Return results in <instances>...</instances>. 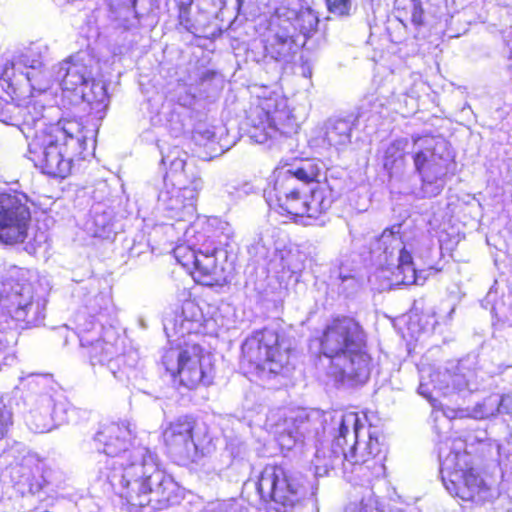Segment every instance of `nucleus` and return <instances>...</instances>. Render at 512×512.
<instances>
[{"label":"nucleus","mask_w":512,"mask_h":512,"mask_svg":"<svg viewBox=\"0 0 512 512\" xmlns=\"http://www.w3.org/2000/svg\"><path fill=\"white\" fill-rule=\"evenodd\" d=\"M365 416L355 412L319 410H274L267 415L265 427L282 449L313 443L311 465L316 477H323L342 464L352 466L351 481L364 488L360 500L352 501L346 512H384L370 483L385 474L379 432L367 426Z\"/></svg>","instance_id":"1"},{"label":"nucleus","mask_w":512,"mask_h":512,"mask_svg":"<svg viewBox=\"0 0 512 512\" xmlns=\"http://www.w3.org/2000/svg\"><path fill=\"white\" fill-rule=\"evenodd\" d=\"M94 441L106 455L105 461L100 462L99 479L107 482L131 507L151 512L173 501L176 482L159 469L153 452L135 445L134 429L129 422L103 424Z\"/></svg>","instance_id":"2"},{"label":"nucleus","mask_w":512,"mask_h":512,"mask_svg":"<svg viewBox=\"0 0 512 512\" xmlns=\"http://www.w3.org/2000/svg\"><path fill=\"white\" fill-rule=\"evenodd\" d=\"M92 137L93 131L77 120L50 123L46 117L26 139L29 158L43 173L65 178L70 174L73 158L82 155Z\"/></svg>","instance_id":"3"},{"label":"nucleus","mask_w":512,"mask_h":512,"mask_svg":"<svg viewBox=\"0 0 512 512\" xmlns=\"http://www.w3.org/2000/svg\"><path fill=\"white\" fill-rule=\"evenodd\" d=\"M321 351L329 358L327 374L336 383L363 384L371 371V358L366 351L365 334L352 318L334 319L321 338Z\"/></svg>","instance_id":"4"},{"label":"nucleus","mask_w":512,"mask_h":512,"mask_svg":"<svg viewBox=\"0 0 512 512\" xmlns=\"http://www.w3.org/2000/svg\"><path fill=\"white\" fill-rule=\"evenodd\" d=\"M434 248L435 242L429 235L421 234L411 240H403L401 225L385 229L376 240L374 248L382 251L379 256L382 264L379 277L387 280L388 288L399 285H423L428 273L416 266L413 255L426 264Z\"/></svg>","instance_id":"5"},{"label":"nucleus","mask_w":512,"mask_h":512,"mask_svg":"<svg viewBox=\"0 0 512 512\" xmlns=\"http://www.w3.org/2000/svg\"><path fill=\"white\" fill-rule=\"evenodd\" d=\"M439 459L443 485L452 496L477 505L498 497L497 490L471 466V456L465 451L464 441L457 439L451 444L444 443L439 448Z\"/></svg>","instance_id":"6"},{"label":"nucleus","mask_w":512,"mask_h":512,"mask_svg":"<svg viewBox=\"0 0 512 512\" xmlns=\"http://www.w3.org/2000/svg\"><path fill=\"white\" fill-rule=\"evenodd\" d=\"M252 102L247 112L248 136L258 144H265L279 135L296 133L299 124L288 108L287 99L267 86H254Z\"/></svg>","instance_id":"7"},{"label":"nucleus","mask_w":512,"mask_h":512,"mask_svg":"<svg viewBox=\"0 0 512 512\" xmlns=\"http://www.w3.org/2000/svg\"><path fill=\"white\" fill-rule=\"evenodd\" d=\"M76 324L80 345L86 350L90 364L106 368L116 379L123 381L132 369L135 358L124 354L123 339L116 330L87 321L83 315L76 317Z\"/></svg>","instance_id":"8"},{"label":"nucleus","mask_w":512,"mask_h":512,"mask_svg":"<svg viewBox=\"0 0 512 512\" xmlns=\"http://www.w3.org/2000/svg\"><path fill=\"white\" fill-rule=\"evenodd\" d=\"M99 70L98 60L89 51L82 50L57 65L56 80L64 91L75 93L100 111L108 106L109 96Z\"/></svg>","instance_id":"9"},{"label":"nucleus","mask_w":512,"mask_h":512,"mask_svg":"<svg viewBox=\"0 0 512 512\" xmlns=\"http://www.w3.org/2000/svg\"><path fill=\"white\" fill-rule=\"evenodd\" d=\"M291 343L277 329L264 328L245 339L241 367L247 373L278 375L288 370Z\"/></svg>","instance_id":"10"},{"label":"nucleus","mask_w":512,"mask_h":512,"mask_svg":"<svg viewBox=\"0 0 512 512\" xmlns=\"http://www.w3.org/2000/svg\"><path fill=\"white\" fill-rule=\"evenodd\" d=\"M33 382L44 391L28 400L26 424L35 433H47L71 421L76 409L64 397L58 385L47 375H31Z\"/></svg>","instance_id":"11"},{"label":"nucleus","mask_w":512,"mask_h":512,"mask_svg":"<svg viewBox=\"0 0 512 512\" xmlns=\"http://www.w3.org/2000/svg\"><path fill=\"white\" fill-rule=\"evenodd\" d=\"M322 170V163L315 159L302 161L294 168L276 169L273 185L264 192L268 205L278 207L291 216H295L299 211L303 212L300 200L304 189L308 183L317 181Z\"/></svg>","instance_id":"12"},{"label":"nucleus","mask_w":512,"mask_h":512,"mask_svg":"<svg viewBox=\"0 0 512 512\" xmlns=\"http://www.w3.org/2000/svg\"><path fill=\"white\" fill-rule=\"evenodd\" d=\"M413 161L426 195L436 196L443 189L455 163L445 140L423 136L413 139Z\"/></svg>","instance_id":"13"},{"label":"nucleus","mask_w":512,"mask_h":512,"mask_svg":"<svg viewBox=\"0 0 512 512\" xmlns=\"http://www.w3.org/2000/svg\"><path fill=\"white\" fill-rule=\"evenodd\" d=\"M25 270L12 267L0 283V304L17 321L38 325L44 319L45 301L34 299Z\"/></svg>","instance_id":"14"},{"label":"nucleus","mask_w":512,"mask_h":512,"mask_svg":"<svg viewBox=\"0 0 512 512\" xmlns=\"http://www.w3.org/2000/svg\"><path fill=\"white\" fill-rule=\"evenodd\" d=\"M194 429L193 421L179 418L170 423L163 432L168 453L179 465L205 466L214 451L211 438L207 435L200 438L194 433Z\"/></svg>","instance_id":"15"},{"label":"nucleus","mask_w":512,"mask_h":512,"mask_svg":"<svg viewBox=\"0 0 512 512\" xmlns=\"http://www.w3.org/2000/svg\"><path fill=\"white\" fill-rule=\"evenodd\" d=\"M297 20L296 10L283 5L276 8L261 39L265 58L281 66L293 62L301 47L297 42Z\"/></svg>","instance_id":"16"},{"label":"nucleus","mask_w":512,"mask_h":512,"mask_svg":"<svg viewBox=\"0 0 512 512\" xmlns=\"http://www.w3.org/2000/svg\"><path fill=\"white\" fill-rule=\"evenodd\" d=\"M163 365L179 383L194 389L199 385H209L214 376V367L210 354H205L199 345H187L185 348H171L164 354Z\"/></svg>","instance_id":"17"},{"label":"nucleus","mask_w":512,"mask_h":512,"mask_svg":"<svg viewBox=\"0 0 512 512\" xmlns=\"http://www.w3.org/2000/svg\"><path fill=\"white\" fill-rule=\"evenodd\" d=\"M202 187L201 178L194 172H191V179L183 181V184L166 180L158 196V209L167 219L191 221L196 214V200Z\"/></svg>","instance_id":"18"},{"label":"nucleus","mask_w":512,"mask_h":512,"mask_svg":"<svg viewBox=\"0 0 512 512\" xmlns=\"http://www.w3.org/2000/svg\"><path fill=\"white\" fill-rule=\"evenodd\" d=\"M257 491L264 501H273L279 512H287L304 495L303 487L297 479L287 475L279 466H266L257 482Z\"/></svg>","instance_id":"19"},{"label":"nucleus","mask_w":512,"mask_h":512,"mask_svg":"<svg viewBox=\"0 0 512 512\" xmlns=\"http://www.w3.org/2000/svg\"><path fill=\"white\" fill-rule=\"evenodd\" d=\"M31 222V213L24 195L0 193V243H23Z\"/></svg>","instance_id":"20"},{"label":"nucleus","mask_w":512,"mask_h":512,"mask_svg":"<svg viewBox=\"0 0 512 512\" xmlns=\"http://www.w3.org/2000/svg\"><path fill=\"white\" fill-rule=\"evenodd\" d=\"M219 246L210 243L207 248H195L185 242L177 245L174 250L176 260L187 269L193 268L192 275L194 279L203 285H212L217 281L215 275L217 272L216 254Z\"/></svg>","instance_id":"21"},{"label":"nucleus","mask_w":512,"mask_h":512,"mask_svg":"<svg viewBox=\"0 0 512 512\" xmlns=\"http://www.w3.org/2000/svg\"><path fill=\"white\" fill-rule=\"evenodd\" d=\"M429 377L430 381L427 382L422 374L418 387L419 394L426 398H431L432 396L430 386L442 391L445 395L453 391L462 392L468 390L469 392H473L479 389L477 372L473 369L466 368L462 363L456 367V371L453 374L448 370H439L429 374Z\"/></svg>","instance_id":"22"},{"label":"nucleus","mask_w":512,"mask_h":512,"mask_svg":"<svg viewBox=\"0 0 512 512\" xmlns=\"http://www.w3.org/2000/svg\"><path fill=\"white\" fill-rule=\"evenodd\" d=\"M54 107L45 108L38 102H29L19 106L12 102H2L0 99V121L7 125L18 127L26 139L47 117L46 113L55 111Z\"/></svg>","instance_id":"23"},{"label":"nucleus","mask_w":512,"mask_h":512,"mask_svg":"<svg viewBox=\"0 0 512 512\" xmlns=\"http://www.w3.org/2000/svg\"><path fill=\"white\" fill-rule=\"evenodd\" d=\"M351 131L352 124L349 120L331 118L312 131L309 145L319 151H340L350 144Z\"/></svg>","instance_id":"24"},{"label":"nucleus","mask_w":512,"mask_h":512,"mask_svg":"<svg viewBox=\"0 0 512 512\" xmlns=\"http://www.w3.org/2000/svg\"><path fill=\"white\" fill-rule=\"evenodd\" d=\"M315 182L316 185L311 189L310 193L307 194V191H304L300 200L304 211H299L294 217L317 219L331 207L338 196V193L334 191L332 185L327 181L321 183L318 177Z\"/></svg>","instance_id":"25"},{"label":"nucleus","mask_w":512,"mask_h":512,"mask_svg":"<svg viewBox=\"0 0 512 512\" xmlns=\"http://www.w3.org/2000/svg\"><path fill=\"white\" fill-rule=\"evenodd\" d=\"M203 322V313L199 305L194 300H185L181 310L176 312L173 318L174 334L179 337L198 333Z\"/></svg>","instance_id":"26"},{"label":"nucleus","mask_w":512,"mask_h":512,"mask_svg":"<svg viewBox=\"0 0 512 512\" xmlns=\"http://www.w3.org/2000/svg\"><path fill=\"white\" fill-rule=\"evenodd\" d=\"M187 153L178 146L170 148L167 152H162L161 163L168 168L164 177L168 182L183 184V181L191 179V173L188 174L186 167Z\"/></svg>","instance_id":"27"},{"label":"nucleus","mask_w":512,"mask_h":512,"mask_svg":"<svg viewBox=\"0 0 512 512\" xmlns=\"http://www.w3.org/2000/svg\"><path fill=\"white\" fill-rule=\"evenodd\" d=\"M184 241L198 250L199 248H207L210 243L218 246L216 241L212 238L207 218L204 217H197V219L185 229Z\"/></svg>","instance_id":"28"},{"label":"nucleus","mask_w":512,"mask_h":512,"mask_svg":"<svg viewBox=\"0 0 512 512\" xmlns=\"http://www.w3.org/2000/svg\"><path fill=\"white\" fill-rule=\"evenodd\" d=\"M269 267L277 273L296 275L303 270L304 264L298 252L274 251V257L269 261Z\"/></svg>","instance_id":"29"},{"label":"nucleus","mask_w":512,"mask_h":512,"mask_svg":"<svg viewBox=\"0 0 512 512\" xmlns=\"http://www.w3.org/2000/svg\"><path fill=\"white\" fill-rule=\"evenodd\" d=\"M395 7L401 22L410 20L415 26L424 23L423 0H396Z\"/></svg>","instance_id":"30"},{"label":"nucleus","mask_w":512,"mask_h":512,"mask_svg":"<svg viewBox=\"0 0 512 512\" xmlns=\"http://www.w3.org/2000/svg\"><path fill=\"white\" fill-rule=\"evenodd\" d=\"M408 145V139L400 138L387 146L383 156V165L387 171L392 172L402 164Z\"/></svg>","instance_id":"31"},{"label":"nucleus","mask_w":512,"mask_h":512,"mask_svg":"<svg viewBox=\"0 0 512 512\" xmlns=\"http://www.w3.org/2000/svg\"><path fill=\"white\" fill-rule=\"evenodd\" d=\"M207 221L209 223L212 238L214 240L217 238L218 245H228L229 241L234 236V230L230 223L216 217L208 218Z\"/></svg>","instance_id":"32"},{"label":"nucleus","mask_w":512,"mask_h":512,"mask_svg":"<svg viewBox=\"0 0 512 512\" xmlns=\"http://www.w3.org/2000/svg\"><path fill=\"white\" fill-rule=\"evenodd\" d=\"M137 6L132 4H124L118 12L116 21L119 27L125 30L137 28L139 25V12L136 9Z\"/></svg>","instance_id":"33"},{"label":"nucleus","mask_w":512,"mask_h":512,"mask_svg":"<svg viewBox=\"0 0 512 512\" xmlns=\"http://www.w3.org/2000/svg\"><path fill=\"white\" fill-rule=\"evenodd\" d=\"M497 394H493L485 398L482 402H478L470 411V416L474 419H485L494 416L497 413Z\"/></svg>","instance_id":"34"},{"label":"nucleus","mask_w":512,"mask_h":512,"mask_svg":"<svg viewBox=\"0 0 512 512\" xmlns=\"http://www.w3.org/2000/svg\"><path fill=\"white\" fill-rule=\"evenodd\" d=\"M111 303V299L109 295L105 293H99L94 296L93 299H90L86 305L87 313L90 314V318H85L87 321H94L95 322V315L101 314L103 311L107 310L109 305ZM80 315H83L86 317L85 313H80ZM79 314L77 315V317ZM96 323H98L96 321Z\"/></svg>","instance_id":"35"},{"label":"nucleus","mask_w":512,"mask_h":512,"mask_svg":"<svg viewBox=\"0 0 512 512\" xmlns=\"http://www.w3.org/2000/svg\"><path fill=\"white\" fill-rule=\"evenodd\" d=\"M384 103L379 99L378 96L369 95L363 101L359 110V118H364L365 115L371 114L372 116L380 114Z\"/></svg>","instance_id":"36"},{"label":"nucleus","mask_w":512,"mask_h":512,"mask_svg":"<svg viewBox=\"0 0 512 512\" xmlns=\"http://www.w3.org/2000/svg\"><path fill=\"white\" fill-rule=\"evenodd\" d=\"M328 10L338 16L348 15L352 2L351 0H326Z\"/></svg>","instance_id":"37"},{"label":"nucleus","mask_w":512,"mask_h":512,"mask_svg":"<svg viewBox=\"0 0 512 512\" xmlns=\"http://www.w3.org/2000/svg\"><path fill=\"white\" fill-rule=\"evenodd\" d=\"M11 425L12 413L5 406H0V440L7 434Z\"/></svg>","instance_id":"38"},{"label":"nucleus","mask_w":512,"mask_h":512,"mask_svg":"<svg viewBox=\"0 0 512 512\" xmlns=\"http://www.w3.org/2000/svg\"><path fill=\"white\" fill-rule=\"evenodd\" d=\"M249 253L256 257L258 260L263 259L265 260L268 258L269 255V249L265 245L262 239H259L255 244L251 245L249 247Z\"/></svg>","instance_id":"39"},{"label":"nucleus","mask_w":512,"mask_h":512,"mask_svg":"<svg viewBox=\"0 0 512 512\" xmlns=\"http://www.w3.org/2000/svg\"><path fill=\"white\" fill-rule=\"evenodd\" d=\"M497 413L511 414L512 413V395L506 394L499 396L497 395Z\"/></svg>","instance_id":"40"},{"label":"nucleus","mask_w":512,"mask_h":512,"mask_svg":"<svg viewBox=\"0 0 512 512\" xmlns=\"http://www.w3.org/2000/svg\"><path fill=\"white\" fill-rule=\"evenodd\" d=\"M316 25V17L310 10H307V30H311Z\"/></svg>","instance_id":"41"},{"label":"nucleus","mask_w":512,"mask_h":512,"mask_svg":"<svg viewBox=\"0 0 512 512\" xmlns=\"http://www.w3.org/2000/svg\"><path fill=\"white\" fill-rule=\"evenodd\" d=\"M105 225H106V224H105L104 222H101V229H96V230L93 232V234H94L95 236H101L102 230L104 231V229H105Z\"/></svg>","instance_id":"42"},{"label":"nucleus","mask_w":512,"mask_h":512,"mask_svg":"<svg viewBox=\"0 0 512 512\" xmlns=\"http://www.w3.org/2000/svg\"><path fill=\"white\" fill-rule=\"evenodd\" d=\"M165 322H166V323L164 324V328H165V330L167 331V330L169 329L168 325H169L170 323L173 325V320H170V321L168 322V319H165Z\"/></svg>","instance_id":"43"},{"label":"nucleus","mask_w":512,"mask_h":512,"mask_svg":"<svg viewBox=\"0 0 512 512\" xmlns=\"http://www.w3.org/2000/svg\"><path fill=\"white\" fill-rule=\"evenodd\" d=\"M391 512H404V511L400 508H395V509L391 510Z\"/></svg>","instance_id":"44"},{"label":"nucleus","mask_w":512,"mask_h":512,"mask_svg":"<svg viewBox=\"0 0 512 512\" xmlns=\"http://www.w3.org/2000/svg\"><path fill=\"white\" fill-rule=\"evenodd\" d=\"M310 75H311V69H310V67H308V69H307V76H310Z\"/></svg>","instance_id":"45"}]
</instances>
